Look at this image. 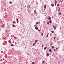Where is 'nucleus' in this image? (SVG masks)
I'll return each instance as SVG.
<instances>
[{"label": "nucleus", "mask_w": 64, "mask_h": 64, "mask_svg": "<svg viewBox=\"0 0 64 64\" xmlns=\"http://www.w3.org/2000/svg\"><path fill=\"white\" fill-rule=\"evenodd\" d=\"M53 28H54V29H56V27L55 26H53Z\"/></svg>", "instance_id": "f257e3e1"}, {"label": "nucleus", "mask_w": 64, "mask_h": 64, "mask_svg": "<svg viewBox=\"0 0 64 64\" xmlns=\"http://www.w3.org/2000/svg\"><path fill=\"white\" fill-rule=\"evenodd\" d=\"M16 22L17 23H18V22H19V20H18V19H16Z\"/></svg>", "instance_id": "f03ea898"}, {"label": "nucleus", "mask_w": 64, "mask_h": 64, "mask_svg": "<svg viewBox=\"0 0 64 64\" xmlns=\"http://www.w3.org/2000/svg\"><path fill=\"white\" fill-rule=\"evenodd\" d=\"M57 4V0H55V6H56V4Z\"/></svg>", "instance_id": "7ed1b4c3"}, {"label": "nucleus", "mask_w": 64, "mask_h": 64, "mask_svg": "<svg viewBox=\"0 0 64 64\" xmlns=\"http://www.w3.org/2000/svg\"><path fill=\"white\" fill-rule=\"evenodd\" d=\"M51 5L52 7H53V6H54V5L53 4H51Z\"/></svg>", "instance_id": "20e7f679"}, {"label": "nucleus", "mask_w": 64, "mask_h": 64, "mask_svg": "<svg viewBox=\"0 0 64 64\" xmlns=\"http://www.w3.org/2000/svg\"><path fill=\"white\" fill-rule=\"evenodd\" d=\"M51 19V17H50V16L49 17L48 19V20H50Z\"/></svg>", "instance_id": "39448f33"}, {"label": "nucleus", "mask_w": 64, "mask_h": 64, "mask_svg": "<svg viewBox=\"0 0 64 64\" xmlns=\"http://www.w3.org/2000/svg\"><path fill=\"white\" fill-rule=\"evenodd\" d=\"M50 23H51L52 21H51V20H50L49 21Z\"/></svg>", "instance_id": "423d86ee"}, {"label": "nucleus", "mask_w": 64, "mask_h": 64, "mask_svg": "<svg viewBox=\"0 0 64 64\" xmlns=\"http://www.w3.org/2000/svg\"><path fill=\"white\" fill-rule=\"evenodd\" d=\"M28 12H30V9H28Z\"/></svg>", "instance_id": "0eeeda50"}, {"label": "nucleus", "mask_w": 64, "mask_h": 64, "mask_svg": "<svg viewBox=\"0 0 64 64\" xmlns=\"http://www.w3.org/2000/svg\"><path fill=\"white\" fill-rule=\"evenodd\" d=\"M36 44V42H35L33 44V46H35V45Z\"/></svg>", "instance_id": "6e6552de"}, {"label": "nucleus", "mask_w": 64, "mask_h": 64, "mask_svg": "<svg viewBox=\"0 0 64 64\" xmlns=\"http://www.w3.org/2000/svg\"><path fill=\"white\" fill-rule=\"evenodd\" d=\"M4 25L2 24V27H4Z\"/></svg>", "instance_id": "1a4fd4ad"}, {"label": "nucleus", "mask_w": 64, "mask_h": 64, "mask_svg": "<svg viewBox=\"0 0 64 64\" xmlns=\"http://www.w3.org/2000/svg\"><path fill=\"white\" fill-rule=\"evenodd\" d=\"M52 50L50 49V50L48 51L49 52H51V51H52Z\"/></svg>", "instance_id": "9d476101"}, {"label": "nucleus", "mask_w": 64, "mask_h": 64, "mask_svg": "<svg viewBox=\"0 0 64 64\" xmlns=\"http://www.w3.org/2000/svg\"><path fill=\"white\" fill-rule=\"evenodd\" d=\"M35 29L36 30H37L38 29V28L37 27H35Z\"/></svg>", "instance_id": "9b49d317"}, {"label": "nucleus", "mask_w": 64, "mask_h": 64, "mask_svg": "<svg viewBox=\"0 0 64 64\" xmlns=\"http://www.w3.org/2000/svg\"><path fill=\"white\" fill-rule=\"evenodd\" d=\"M37 41H38V40H35V42H36H36H37Z\"/></svg>", "instance_id": "f8f14e48"}, {"label": "nucleus", "mask_w": 64, "mask_h": 64, "mask_svg": "<svg viewBox=\"0 0 64 64\" xmlns=\"http://www.w3.org/2000/svg\"><path fill=\"white\" fill-rule=\"evenodd\" d=\"M61 12H60V13H59L58 14V15H61Z\"/></svg>", "instance_id": "ddd939ff"}, {"label": "nucleus", "mask_w": 64, "mask_h": 64, "mask_svg": "<svg viewBox=\"0 0 64 64\" xmlns=\"http://www.w3.org/2000/svg\"><path fill=\"white\" fill-rule=\"evenodd\" d=\"M46 5H44V8H46Z\"/></svg>", "instance_id": "4468645a"}, {"label": "nucleus", "mask_w": 64, "mask_h": 64, "mask_svg": "<svg viewBox=\"0 0 64 64\" xmlns=\"http://www.w3.org/2000/svg\"><path fill=\"white\" fill-rule=\"evenodd\" d=\"M12 26H13V27H15V26H14V24H12Z\"/></svg>", "instance_id": "2eb2a0df"}, {"label": "nucleus", "mask_w": 64, "mask_h": 64, "mask_svg": "<svg viewBox=\"0 0 64 64\" xmlns=\"http://www.w3.org/2000/svg\"><path fill=\"white\" fill-rule=\"evenodd\" d=\"M32 64H35V62H32Z\"/></svg>", "instance_id": "dca6fc26"}, {"label": "nucleus", "mask_w": 64, "mask_h": 64, "mask_svg": "<svg viewBox=\"0 0 64 64\" xmlns=\"http://www.w3.org/2000/svg\"><path fill=\"white\" fill-rule=\"evenodd\" d=\"M48 35H49V33H48V34L47 35V36H46V38H47V37H48Z\"/></svg>", "instance_id": "f3484780"}, {"label": "nucleus", "mask_w": 64, "mask_h": 64, "mask_svg": "<svg viewBox=\"0 0 64 64\" xmlns=\"http://www.w3.org/2000/svg\"><path fill=\"white\" fill-rule=\"evenodd\" d=\"M46 55H47L48 56H49V54H48V53H47V54H46Z\"/></svg>", "instance_id": "a211bd4d"}, {"label": "nucleus", "mask_w": 64, "mask_h": 64, "mask_svg": "<svg viewBox=\"0 0 64 64\" xmlns=\"http://www.w3.org/2000/svg\"><path fill=\"white\" fill-rule=\"evenodd\" d=\"M46 49H47V47H45L44 48V50H46Z\"/></svg>", "instance_id": "6ab92c4d"}, {"label": "nucleus", "mask_w": 64, "mask_h": 64, "mask_svg": "<svg viewBox=\"0 0 64 64\" xmlns=\"http://www.w3.org/2000/svg\"><path fill=\"white\" fill-rule=\"evenodd\" d=\"M14 46V45L13 44H12L11 45V46Z\"/></svg>", "instance_id": "aec40b11"}, {"label": "nucleus", "mask_w": 64, "mask_h": 64, "mask_svg": "<svg viewBox=\"0 0 64 64\" xmlns=\"http://www.w3.org/2000/svg\"><path fill=\"white\" fill-rule=\"evenodd\" d=\"M38 30L39 32H41V30H39L38 29Z\"/></svg>", "instance_id": "412c9836"}, {"label": "nucleus", "mask_w": 64, "mask_h": 64, "mask_svg": "<svg viewBox=\"0 0 64 64\" xmlns=\"http://www.w3.org/2000/svg\"><path fill=\"white\" fill-rule=\"evenodd\" d=\"M16 23V22H13V24H14V23Z\"/></svg>", "instance_id": "4be33fe9"}, {"label": "nucleus", "mask_w": 64, "mask_h": 64, "mask_svg": "<svg viewBox=\"0 0 64 64\" xmlns=\"http://www.w3.org/2000/svg\"><path fill=\"white\" fill-rule=\"evenodd\" d=\"M59 5H60L59 4H58L57 5V6H59Z\"/></svg>", "instance_id": "5701e85b"}, {"label": "nucleus", "mask_w": 64, "mask_h": 64, "mask_svg": "<svg viewBox=\"0 0 64 64\" xmlns=\"http://www.w3.org/2000/svg\"><path fill=\"white\" fill-rule=\"evenodd\" d=\"M8 42H9V43H11V41L10 40H8Z\"/></svg>", "instance_id": "b1692460"}, {"label": "nucleus", "mask_w": 64, "mask_h": 64, "mask_svg": "<svg viewBox=\"0 0 64 64\" xmlns=\"http://www.w3.org/2000/svg\"><path fill=\"white\" fill-rule=\"evenodd\" d=\"M44 62H45V61H42V63L43 64V63H44Z\"/></svg>", "instance_id": "393cba45"}, {"label": "nucleus", "mask_w": 64, "mask_h": 64, "mask_svg": "<svg viewBox=\"0 0 64 64\" xmlns=\"http://www.w3.org/2000/svg\"><path fill=\"white\" fill-rule=\"evenodd\" d=\"M60 8H59V9H58V11H60Z\"/></svg>", "instance_id": "a878e982"}, {"label": "nucleus", "mask_w": 64, "mask_h": 64, "mask_svg": "<svg viewBox=\"0 0 64 64\" xmlns=\"http://www.w3.org/2000/svg\"><path fill=\"white\" fill-rule=\"evenodd\" d=\"M42 36H43V34L42 33L41 34Z\"/></svg>", "instance_id": "bb28decb"}, {"label": "nucleus", "mask_w": 64, "mask_h": 64, "mask_svg": "<svg viewBox=\"0 0 64 64\" xmlns=\"http://www.w3.org/2000/svg\"><path fill=\"white\" fill-rule=\"evenodd\" d=\"M38 24V22H37L36 23V24Z\"/></svg>", "instance_id": "cd10ccee"}, {"label": "nucleus", "mask_w": 64, "mask_h": 64, "mask_svg": "<svg viewBox=\"0 0 64 64\" xmlns=\"http://www.w3.org/2000/svg\"><path fill=\"white\" fill-rule=\"evenodd\" d=\"M10 3H11V4H12V2H10Z\"/></svg>", "instance_id": "c85d7f7f"}, {"label": "nucleus", "mask_w": 64, "mask_h": 64, "mask_svg": "<svg viewBox=\"0 0 64 64\" xmlns=\"http://www.w3.org/2000/svg\"><path fill=\"white\" fill-rule=\"evenodd\" d=\"M52 33H54V31H52Z\"/></svg>", "instance_id": "c756f323"}, {"label": "nucleus", "mask_w": 64, "mask_h": 64, "mask_svg": "<svg viewBox=\"0 0 64 64\" xmlns=\"http://www.w3.org/2000/svg\"><path fill=\"white\" fill-rule=\"evenodd\" d=\"M54 46H52V49H54Z\"/></svg>", "instance_id": "7c9ffc66"}, {"label": "nucleus", "mask_w": 64, "mask_h": 64, "mask_svg": "<svg viewBox=\"0 0 64 64\" xmlns=\"http://www.w3.org/2000/svg\"><path fill=\"white\" fill-rule=\"evenodd\" d=\"M29 4H28V6H27V8H28V7L29 6Z\"/></svg>", "instance_id": "2f4dec72"}, {"label": "nucleus", "mask_w": 64, "mask_h": 64, "mask_svg": "<svg viewBox=\"0 0 64 64\" xmlns=\"http://www.w3.org/2000/svg\"><path fill=\"white\" fill-rule=\"evenodd\" d=\"M34 12L35 13H36V10H34Z\"/></svg>", "instance_id": "473e14b6"}, {"label": "nucleus", "mask_w": 64, "mask_h": 64, "mask_svg": "<svg viewBox=\"0 0 64 64\" xmlns=\"http://www.w3.org/2000/svg\"><path fill=\"white\" fill-rule=\"evenodd\" d=\"M14 38L15 39H16V38L15 37H14Z\"/></svg>", "instance_id": "72a5a7b5"}, {"label": "nucleus", "mask_w": 64, "mask_h": 64, "mask_svg": "<svg viewBox=\"0 0 64 64\" xmlns=\"http://www.w3.org/2000/svg\"><path fill=\"white\" fill-rule=\"evenodd\" d=\"M2 60H2V59L1 60H0V61H1V62H2Z\"/></svg>", "instance_id": "f704fd0d"}, {"label": "nucleus", "mask_w": 64, "mask_h": 64, "mask_svg": "<svg viewBox=\"0 0 64 64\" xmlns=\"http://www.w3.org/2000/svg\"><path fill=\"white\" fill-rule=\"evenodd\" d=\"M47 24H49V23L48 22L47 23Z\"/></svg>", "instance_id": "c9c22d12"}, {"label": "nucleus", "mask_w": 64, "mask_h": 64, "mask_svg": "<svg viewBox=\"0 0 64 64\" xmlns=\"http://www.w3.org/2000/svg\"><path fill=\"white\" fill-rule=\"evenodd\" d=\"M43 46H44V45L43 44L42 45V47H43Z\"/></svg>", "instance_id": "e433bc0d"}, {"label": "nucleus", "mask_w": 64, "mask_h": 64, "mask_svg": "<svg viewBox=\"0 0 64 64\" xmlns=\"http://www.w3.org/2000/svg\"><path fill=\"white\" fill-rule=\"evenodd\" d=\"M34 27H35H35H37V26H36V25H35V26H34Z\"/></svg>", "instance_id": "4c0bfd02"}, {"label": "nucleus", "mask_w": 64, "mask_h": 64, "mask_svg": "<svg viewBox=\"0 0 64 64\" xmlns=\"http://www.w3.org/2000/svg\"><path fill=\"white\" fill-rule=\"evenodd\" d=\"M60 2L61 3H62V1H61V0H60Z\"/></svg>", "instance_id": "58836bf2"}, {"label": "nucleus", "mask_w": 64, "mask_h": 64, "mask_svg": "<svg viewBox=\"0 0 64 64\" xmlns=\"http://www.w3.org/2000/svg\"><path fill=\"white\" fill-rule=\"evenodd\" d=\"M55 37H54V40H55Z\"/></svg>", "instance_id": "ea45409f"}, {"label": "nucleus", "mask_w": 64, "mask_h": 64, "mask_svg": "<svg viewBox=\"0 0 64 64\" xmlns=\"http://www.w3.org/2000/svg\"><path fill=\"white\" fill-rule=\"evenodd\" d=\"M56 50H58V49L57 48H56Z\"/></svg>", "instance_id": "a19ab883"}, {"label": "nucleus", "mask_w": 64, "mask_h": 64, "mask_svg": "<svg viewBox=\"0 0 64 64\" xmlns=\"http://www.w3.org/2000/svg\"><path fill=\"white\" fill-rule=\"evenodd\" d=\"M54 51H56V50L55 49L54 50Z\"/></svg>", "instance_id": "79ce46f5"}, {"label": "nucleus", "mask_w": 64, "mask_h": 64, "mask_svg": "<svg viewBox=\"0 0 64 64\" xmlns=\"http://www.w3.org/2000/svg\"><path fill=\"white\" fill-rule=\"evenodd\" d=\"M4 39H6V38H4Z\"/></svg>", "instance_id": "37998d69"}, {"label": "nucleus", "mask_w": 64, "mask_h": 64, "mask_svg": "<svg viewBox=\"0 0 64 64\" xmlns=\"http://www.w3.org/2000/svg\"><path fill=\"white\" fill-rule=\"evenodd\" d=\"M50 44V45H52V44Z\"/></svg>", "instance_id": "c03bdc74"}, {"label": "nucleus", "mask_w": 64, "mask_h": 64, "mask_svg": "<svg viewBox=\"0 0 64 64\" xmlns=\"http://www.w3.org/2000/svg\"><path fill=\"white\" fill-rule=\"evenodd\" d=\"M52 18H54V17H53V16H52Z\"/></svg>", "instance_id": "a18cd8bd"}, {"label": "nucleus", "mask_w": 64, "mask_h": 64, "mask_svg": "<svg viewBox=\"0 0 64 64\" xmlns=\"http://www.w3.org/2000/svg\"><path fill=\"white\" fill-rule=\"evenodd\" d=\"M3 60H4V58L3 59Z\"/></svg>", "instance_id": "49530a36"}, {"label": "nucleus", "mask_w": 64, "mask_h": 64, "mask_svg": "<svg viewBox=\"0 0 64 64\" xmlns=\"http://www.w3.org/2000/svg\"><path fill=\"white\" fill-rule=\"evenodd\" d=\"M45 8L44 9V10H45Z\"/></svg>", "instance_id": "de8ad7c7"}, {"label": "nucleus", "mask_w": 64, "mask_h": 64, "mask_svg": "<svg viewBox=\"0 0 64 64\" xmlns=\"http://www.w3.org/2000/svg\"><path fill=\"white\" fill-rule=\"evenodd\" d=\"M29 7H30V6H29Z\"/></svg>", "instance_id": "09e8293b"}, {"label": "nucleus", "mask_w": 64, "mask_h": 64, "mask_svg": "<svg viewBox=\"0 0 64 64\" xmlns=\"http://www.w3.org/2000/svg\"><path fill=\"white\" fill-rule=\"evenodd\" d=\"M0 59H1V58H0Z\"/></svg>", "instance_id": "8fccbe9b"}, {"label": "nucleus", "mask_w": 64, "mask_h": 64, "mask_svg": "<svg viewBox=\"0 0 64 64\" xmlns=\"http://www.w3.org/2000/svg\"><path fill=\"white\" fill-rule=\"evenodd\" d=\"M58 0V1L59 0Z\"/></svg>", "instance_id": "3c124183"}, {"label": "nucleus", "mask_w": 64, "mask_h": 64, "mask_svg": "<svg viewBox=\"0 0 64 64\" xmlns=\"http://www.w3.org/2000/svg\"><path fill=\"white\" fill-rule=\"evenodd\" d=\"M4 63V62L3 63Z\"/></svg>", "instance_id": "603ef678"}, {"label": "nucleus", "mask_w": 64, "mask_h": 64, "mask_svg": "<svg viewBox=\"0 0 64 64\" xmlns=\"http://www.w3.org/2000/svg\"><path fill=\"white\" fill-rule=\"evenodd\" d=\"M4 63V62L3 63Z\"/></svg>", "instance_id": "864d4df0"}]
</instances>
